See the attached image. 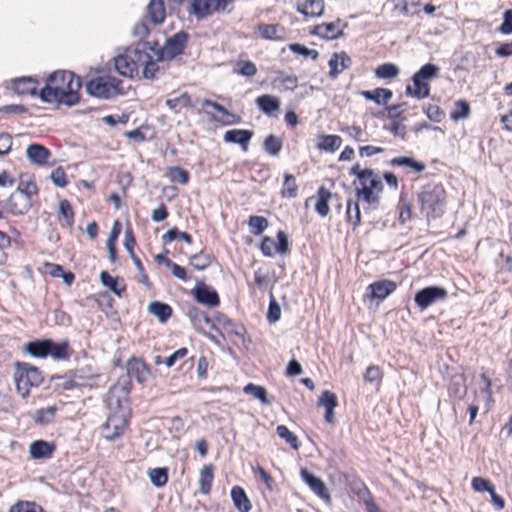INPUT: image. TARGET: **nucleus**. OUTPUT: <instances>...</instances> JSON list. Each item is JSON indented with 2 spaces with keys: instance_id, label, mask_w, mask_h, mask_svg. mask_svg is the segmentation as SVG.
<instances>
[{
  "instance_id": "obj_7",
  "label": "nucleus",
  "mask_w": 512,
  "mask_h": 512,
  "mask_svg": "<svg viewBox=\"0 0 512 512\" xmlns=\"http://www.w3.org/2000/svg\"><path fill=\"white\" fill-rule=\"evenodd\" d=\"M229 4L230 0H190L187 11L201 20L213 13L225 11Z\"/></svg>"
},
{
  "instance_id": "obj_12",
  "label": "nucleus",
  "mask_w": 512,
  "mask_h": 512,
  "mask_svg": "<svg viewBox=\"0 0 512 512\" xmlns=\"http://www.w3.org/2000/svg\"><path fill=\"white\" fill-rule=\"evenodd\" d=\"M4 202L7 211L14 215L25 214L32 206L31 198L22 192L20 186Z\"/></svg>"
},
{
  "instance_id": "obj_2",
  "label": "nucleus",
  "mask_w": 512,
  "mask_h": 512,
  "mask_svg": "<svg viewBox=\"0 0 512 512\" xmlns=\"http://www.w3.org/2000/svg\"><path fill=\"white\" fill-rule=\"evenodd\" d=\"M421 213L428 219L443 216L447 204V194L441 184L429 183L418 193Z\"/></svg>"
},
{
  "instance_id": "obj_36",
  "label": "nucleus",
  "mask_w": 512,
  "mask_h": 512,
  "mask_svg": "<svg viewBox=\"0 0 512 512\" xmlns=\"http://www.w3.org/2000/svg\"><path fill=\"white\" fill-rule=\"evenodd\" d=\"M449 393L457 399H463L467 393V386L462 376H454L449 384Z\"/></svg>"
},
{
  "instance_id": "obj_32",
  "label": "nucleus",
  "mask_w": 512,
  "mask_h": 512,
  "mask_svg": "<svg viewBox=\"0 0 512 512\" xmlns=\"http://www.w3.org/2000/svg\"><path fill=\"white\" fill-rule=\"evenodd\" d=\"M317 195L318 199L315 204V210L320 216L325 217L329 214L328 203L329 200L332 198V193L324 186H321L318 189Z\"/></svg>"
},
{
  "instance_id": "obj_52",
  "label": "nucleus",
  "mask_w": 512,
  "mask_h": 512,
  "mask_svg": "<svg viewBox=\"0 0 512 512\" xmlns=\"http://www.w3.org/2000/svg\"><path fill=\"white\" fill-rule=\"evenodd\" d=\"M248 224L252 234L260 235L268 227V220L263 216H250Z\"/></svg>"
},
{
  "instance_id": "obj_17",
  "label": "nucleus",
  "mask_w": 512,
  "mask_h": 512,
  "mask_svg": "<svg viewBox=\"0 0 512 512\" xmlns=\"http://www.w3.org/2000/svg\"><path fill=\"white\" fill-rule=\"evenodd\" d=\"M253 137V131L246 129L228 130L224 134V140L228 143L241 145L244 151L248 150V145Z\"/></svg>"
},
{
  "instance_id": "obj_10",
  "label": "nucleus",
  "mask_w": 512,
  "mask_h": 512,
  "mask_svg": "<svg viewBox=\"0 0 512 512\" xmlns=\"http://www.w3.org/2000/svg\"><path fill=\"white\" fill-rule=\"evenodd\" d=\"M447 290L439 286H429L419 290L415 297L416 305L424 310L434 303L443 300L447 297Z\"/></svg>"
},
{
  "instance_id": "obj_59",
  "label": "nucleus",
  "mask_w": 512,
  "mask_h": 512,
  "mask_svg": "<svg viewBox=\"0 0 512 512\" xmlns=\"http://www.w3.org/2000/svg\"><path fill=\"white\" fill-rule=\"evenodd\" d=\"M289 49L295 53L302 55L303 57L307 58L310 57L313 60H316L319 56V53L315 49H309L306 46L299 44V43H293L289 45Z\"/></svg>"
},
{
  "instance_id": "obj_8",
  "label": "nucleus",
  "mask_w": 512,
  "mask_h": 512,
  "mask_svg": "<svg viewBox=\"0 0 512 512\" xmlns=\"http://www.w3.org/2000/svg\"><path fill=\"white\" fill-rule=\"evenodd\" d=\"M141 45L126 54L114 58V68L122 76L133 79L139 74V64L135 61L140 53Z\"/></svg>"
},
{
  "instance_id": "obj_14",
  "label": "nucleus",
  "mask_w": 512,
  "mask_h": 512,
  "mask_svg": "<svg viewBox=\"0 0 512 512\" xmlns=\"http://www.w3.org/2000/svg\"><path fill=\"white\" fill-rule=\"evenodd\" d=\"M346 23L340 19L316 25L312 33L326 39H336L342 35Z\"/></svg>"
},
{
  "instance_id": "obj_35",
  "label": "nucleus",
  "mask_w": 512,
  "mask_h": 512,
  "mask_svg": "<svg viewBox=\"0 0 512 512\" xmlns=\"http://www.w3.org/2000/svg\"><path fill=\"white\" fill-rule=\"evenodd\" d=\"M100 281L103 286L108 288L110 291H112L114 294H116L118 297L122 296V293L125 291L126 287L124 284L119 283L118 278L112 277L108 272L102 271L100 273Z\"/></svg>"
},
{
  "instance_id": "obj_56",
  "label": "nucleus",
  "mask_w": 512,
  "mask_h": 512,
  "mask_svg": "<svg viewBox=\"0 0 512 512\" xmlns=\"http://www.w3.org/2000/svg\"><path fill=\"white\" fill-rule=\"evenodd\" d=\"M368 289L370 292L367 296L371 300H377L376 306L379 305L380 301L384 299V280H378L375 283L369 285Z\"/></svg>"
},
{
  "instance_id": "obj_15",
  "label": "nucleus",
  "mask_w": 512,
  "mask_h": 512,
  "mask_svg": "<svg viewBox=\"0 0 512 512\" xmlns=\"http://www.w3.org/2000/svg\"><path fill=\"white\" fill-rule=\"evenodd\" d=\"M300 475L302 480L318 497L325 500L326 502H330L331 496L328 492L326 484L320 478L311 474L306 469H301Z\"/></svg>"
},
{
  "instance_id": "obj_41",
  "label": "nucleus",
  "mask_w": 512,
  "mask_h": 512,
  "mask_svg": "<svg viewBox=\"0 0 512 512\" xmlns=\"http://www.w3.org/2000/svg\"><path fill=\"white\" fill-rule=\"evenodd\" d=\"M165 104L175 113L179 112L177 109L179 105H182L186 108H193L195 106L191 100V97L187 93H182L179 97L176 98L166 99Z\"/></svg>"
},
{
  "instance_id": "obj_22",
  "label": "nucleus",
  "mask_w": 512,
  "mask_h": 512,
  "mask_svg": "<svg viewBox=\"0 0 512 512\" xmlns=\"http://www.w3.org/2000/svg\"><path fill=\"white\" fill-rule=\"evenodd\" d=\"M71 372L74 377V384H76L78 388L92 387L96 379L99 377V375L92 372L89 367H82L72 370Z\"/></svg>"
},
{
  "instance_id": "obj_23",
  "label": "nucleus",
  "mask_w": 512,
  "mask_h": 512,
  "mask_svg": "<svg viewBox=\"0 0 512 512\" xmlns=\"http://www.w3.org/2000/svg\"><path fill=\"white\" fill-rule=\"evenodd\" d=\"M51 339H42L28 342L24 351L34 358H45L49 355Z\"/></svg>"
},
{
  "instance_id": "obj_21",
  "label": "nucleus",
  "mask_w": 512,
  "mask_h": 512,
  "mask_svg": "<svg viewBox=\"0 0 512 512\" xmlns=\"http://www.w3.org/2000/svg\"><path fill=\"white\" fill-rule=\"evenodd\" d=\"M297 10L307 17H318L324 10L323 0H298Z\"/></svg>"
},
{
  "instance_id": "obj_55",
  "label": "nucleus",
  "mask_w": 512,
  "mask_h": 512,
  "mask_svg": "<svg viewBox=\"0 0 512 512\" xmlns=\"http://www.w3.org/2000/svg\"><path fill=\"white\" fill-rule=\"evenodd\" d=\"M346 215L348 222H350L354 227L360 223L361 214L357 202H353L352 200L347 202Z\"/></svg>"
},
{
  "instance_id": "obj_34",
  "label": "nucleus",
  "mask_w": 512,
  "mask_h": 512,
  "mask_svg": "<svg viewBox=\"0 0 512 512\" xmlns=\"http://www.w3.org/2000/svg\"><path fill=\"white\" fill-rule=\"evenodd\" d=\"M213 466L212 465H204L199 474V492L201 494H208L211 489L212 481H213Z\"/></svg>"
},
{
  "instance_id": "obj_54",
  "label": "nucleus",
  "mask_w": 512,
  "mask_h": 512,
  "mask_svg": "<svg viewBox=\"0 0 512 512\" xmlns=\"http://www.w3.org/2000/svg\"><path fill=\"white\" fill-rule=\"evenodd\" d=\"M439 72V68L431 63L425 64L422 66L414 75L421 80L428 82L429 80L435 78Z\"/></svg>"
},
{
  "instance_id": "obj_44",
  "label": "nucleus",
  "mask_w": 512,
  "mask_h": 512,
  "mask_svg": "<svg viewBox=\"0 0 512 512\" xmlns=\"http://www.w3.org/2000/svg\"><path fill=\"white\" fill-rule=\"evenodd\" d=\"M212 257L204 252L195 253L189 258L190 265L196 270H204L211 264Z\"/></svg>"
},
{
  "instance_id": "obj_47",
  "label": "nucleus",
  "mask_w": 512,
  "mask_h": 512,
  "mask_svg": "<svg viewBox=\"0 0 512 512\" xmlns=\"http://www.w3.org/2000/svg\"><path fill=\"white\" fill-rule=\"evenodd\" d=\"M167 176L169 177L171 182H177L180 184H187L189 181V173L178 166L169 167L167 169Z\"/></svg>"
},
{
  "instance_id": "obj_39",
  "label": "nucleus",
  "mask_w": 512,
  "mask_h": 512,
  "mask_svg": "<svg viewBox=\"0 0 512 512\" xmlns=\"http://www.w3.org/2000/svg\"><path fill=\"white\" fill-rule=\"evenodd\" d=\"M244 393L258 399L262 404L269 405L271 402L267 397V390L259 385L249 383L243 388Z\"/></svg>"
},
{
  "instance_id": "obj_24",
  "label": "nucleus",
  "mask_w": 512,
  "mask_h": 512,
  "mask_svg": "<svg viewBox=\"0 0 512 512\" xmlns=\"http://www.w3.org/2000/svg\"><path fill=\"white\" fill-rule=\"evenodd\" d=\"M386 110L388 111L389 116L393 118L390 123L386 124V129H388L395 136L404 139L406 134V126L403 122L405 118L399 117V115L396 113V107H386Z\"/></svg>"
},
{
  "instance_id": "obj_51",
  "label": "nucleus",
  "mask_w": 512,
  "mask_h": 512,
  "mask_svg": "<svg viewBox=\"0 0 512 512\" xmlns=\"http://www.w3.org/2000/svg\"><path fill=\"white\" fill-rule=\"evenodd\" d=\"M386 8L390 9L394 16L407 15L408 0H386Z\"/></svg>"
},
{
  "instance_id": "obj_53",
  "label": "nucleus",
  "mask_w": 512,
  "mask_h": 512,
  "mask_svg": "<svg viewBox=\"0 0 512 512\" xmlns=\"http://www.w3.org/2000/svg\"><path fill=\"white\" fill-rule=\"evenodd\" d=\"M56 412V407L49 406L36 412L34 420L37 424L46 425L52 422Z\"/></svg>"
},
{
  "instance_id": "obj_9",
  "label": "nucleus",
  "mask_w": 512,
  "mask_h": 512,
  "mask_svg": "<svg viewBox=\"0 0 512 512\" xmlns=\"http://www.w3.org/2000/svg\"><path fill=\"white\" fill-rule=\"evenodd\" d=\"M149 46H151L150 42H144L141 44L140 53H138V57L135 59L139 64V68H142V76L145 79L153 80L156 78V73L159 71V67L157 64L156 57L148 53Z\"/></svg>"
},
{
  "instance_id": "obj_33",
  "label": "nucleus",
  "mask_w": 512,
  "mask_h": 512,
  "mask_svg": "<svg viewBox=\"0 0 512 512\" xmlns=\"http://www.w3.org/2000/svg\"><path fill=\"white\" fill-rule=\"evenodd\" d=\"M262 38L268 40H279L284 36V28L278 24H262L258 27Z\"/></svg>"
},
{
  "instance_id": "obj_60",
  "label": "nucleus",
  "mask_w": 512,
  "mask_h": 512,
  "mask_svg": "<svg viewBox=\"0 0 512 512\" xmlns=\"http://www.w3.org/2000/svg\"><path fill=\"white\" fill-rule=\"evenodd\" d=\"M204 314H205V312L200 311L195 306H189L186 311V315L188 316V318L192 322L193 326L198 331H201V328H202L201 323H202V318H203Z\"/></svg>"
},
{
  "instance_id": "obj_30",
  "label": "nucleus",
  "mask_w": 512,
  "mask_h": 512,
  "mask_svg": "<svg viewBox=\"0 0 512 512\" xmlns=\"http://www.w3.org/2000/svg\"><path fill=\"white\" fill-rule=\"evenodd\" d=\"M258 108L265 114L271 115L274 111L279 110L280 102L277 97L264 94L256 99Z\"/></svg>"
},
{
  "instance_id": "obj_63",
  "label": "nucleus",
  "mask_w": 512,
  "mask_h": 512,
  "mask_svg": "<svg viewBox=\"0 0 512 512\" xmlns=\"http://www.w3.org/2000/svg\"><path fill=\"white\" fill-rule=\"evenodd\" d=\"M471 485L472 488L477 492H492V489L494 488V485L491 483V481L483 477H474L472 479Z\"/></svg>"
},
{
  "instance_id": "obj_1",
  "label": "nucleus",
  "mask_w": 512,
  "mask_h": 512,
  "mask_svg": "<svg viewBox=\"0 0 512 512\" xmlns=\"http://www.w3.org/2000/svg\"><path fill=\"white\" fill-rule=\"evenodd\" d=\"M37 84L31 77H22L14 81L13 87L18 94L37 95ZM80 87V78H75L73 73L57 71L49 75L38 95L43 102H56L71 107L80 100Z\"/></svg>"
},
{
  "instance_id": "obj_62",
  "label": "nucleus",
  "mask_w": 512,
  "mask_h": 512,
  "mask_svg": "<svg viewBox=\"0 0 512 512\" xmlns=\"http://www.w3.org/2000/svg\"><path fill=\"white\" fill-rule=\"evenodd\" d=\"M382 378V371L379 366H369L364 375V380L370 383H376L377 386L380 385Z\"/></svg>"
},
{
  "instance_id": "obj_3",
  "label": "nucleus",
  "mask_w": 512,
  "mask_h": 512,
  "mask_svg": "<svg viewBox=\"0 0 512 512\" xmlns=\"http://www.w3.org/2000/svg\"><path fill=\"white\" fill-rule=\"evenodd\" d=\"M350 174L355 175L361 185V188H357L358 197H362L367 203L379 202L382 182L378 174L372 169H362L359 164L351 167Z\"/></svg>"
},
{
  "instance_id": "obj_20",
  "label": "nucleus",
  "mask_w": 512,
  "mask_h": 512,
  "mask_svg": "<svg viewBox=\"0 0 512 512\" xmlns=\"http://www.w3.org/2000/svg\"><path fill=\"white\" fill-rule=\"evenodd\" d=\"M54 450L55 445L44 440L33 441L29 446V453L33 459L49 458Z\"/></svg>"
},
{
  "instance_id": "obj_25",
  "label": "nucleus",
  "mask_w": 512,
  "mask_h": 512,
  "mask_svg": "<svg viewBox=\"0 0 512 512\" xmlns=\"http://www.w3.org/2000/svg\"><path fill=\"white\" fill-rule=\"evenodd\" d=\"M147 17L154 25L161 24L165 19L163 0H150L147 5Z\"/></svg>"
},
{
  "instance_id": "obj_31",
  "label": "nucleus",
  "mask_w": 512,
  "mask_h": 512,
  "mask_svg": "<svg viewBox=\"0 0 512 512\" xmlns=\"http://www.w3.org/2000/svg\"><path fill=\"white\" fill-rule=\"evenodd\" d=\"M342 138L338 135H320L318 136L317 147L320 150L333 153L340 148Z\"/></svg>"
},
{
  "instance_id": "obj_40",
  "label": "nucleus",
  "mask_w": 512,
  "mask_h": 512,
  "mask_svg": "<svg viewBox=\"0 0 512 512\" xmlns=\"http://www.w3.org/2000/svg\"><path fill=\"white\" fill-rule=\"evenodd\" d=\"M148 476L154 487H163L168 481L167 468H153L149 470Z\"/></svg>"
},
{
  "instance_id": "obj_58",
  "label": "nucleus",
  "mask_w": 512,
  "mask_h": 512,
  "mask_svg": "<svg viewBox=\"0 0 512 512\" xmlns=\"http://www.w3.org/2000/svg\"><path fill=\"white\" fill-rule=\"evenodd\" d=\"M318 405L324 407L325 409H335L338 405L337 396L335 393L325 390L322 392Z\"/></svg>"
},
{
  "instance_id": "obj_4",
  "label": "nucleus",
  "mask_w": 512,
  "mask_h": 512,
  "mask_svg": "<svg viewBox=\"0 0 512 512\" xmlns=\"http://www.w3.org/2000/svg\"><path fill=\"white\" fill-rule=\"evenodd\" d=\"M17 392L23 397L29 395L32 387H38L42 381V373L39 369L29 363L17 362L13 374Z\"/></svg>"
},
{
  "instance_id": "obj_27",
  "label": "nucleus",
  "mask_w": 512,
  "mask_h": 512,
  "mask_svg": "<svg viewBox=\"0 0 512 512\" xmlns=\"http://www.w3.org/2000/svg\"><path fill=\"white\" fill-rule=\"evenodd\" d=\"M231 497L239 512H249L251 510V502L242 487L234 486L231 490Z\"/></svg>"
},
{
  "instance_id": "obj_57",
  "label": "nucleus",
  "mask_w": 512,
  "mask_h": 512,
  "mask_svg": "<svg viewBox=\"0 0 512 512\" xmlns=\"http://www.w3.org/2000/svg\"><path fill=\"white\" fill-rule=\"evenodd\" d=\"M236 72L245 77H253L257 74V67L250 60H239Z\"/></svg>"
},
{
  "instance_id": "obj_43",
  "label": "nucleus",
  "mask_w": 512,
  "mask_h": 512,
  "mask_svg": "<svg viewBox=\"0 0 512 512\" xmlns=\"http://www.w3.org/2000/svg\"><path fill=\"white\" fill-rule=\"evenodd\" d=\"M470 105L466 100H458L455 102V109L451 112L450 117L454 121L466 119L470 116Z\"/></svg>"
},
{
  "instance_id": "obj_38",
  "label": "nucleus",
  "mask_w": 512,
  "mask_h": 512,
  "mask_svg": "<svg viewBox=\"0 0 512 512\" xmlns=\"http://www.w3.org/2000/svg\"><path fill=\"white\" fill-rule=\"evenodd\" d=\"M282 147V139L274 134L268 135L263 143L264 150L271 156H278Z\"/></svg>"
},
{
  "instance_id": "obj_64",
  "label": "nucleus",
  "mask_w": 512,
  "mask_h": 512,
  "mask_svg": "<svg viewBox=\"0 0 512 512\" xmlns=\"http://www.w3.org/2000/svg\"><path fill=\"white\" fill-rule=\"evenodd\" d=\"M425 114L427 115V117L433 121V122H436V123H439L442 121V119L444 118L445 116V113L444 111L438 106V105H428L425 109Z\"/></svg>"
},
{
  "instance_id": "obj_26",
  "label": "nucleus",
  "mask_w": 512,
  "mask_h": 512,
  "mask_svg": "<svg viewBox=\"0 0 512 512\" xmlns=\"http://www.w3.org/2000/svg\"><path fill=\"white\" fill-rule=\"evenodd\" d=\"M407 94L417 98L424 99L427 98L430 94V86L429 83L421 80L420 78L413 76V86L408 85L406 88Z\"/></svg>"
},
{
  "instance_id": "obj_46",
  "label": "nucleus",
  "mask_w": 512,
  "mask_h": 512,
  "mask_svg": "<svg viewBox=\"0 0 512 512\" xmlns=\"http://www.w3.org/2000/svg\"><path fill=\"white\" fill-rule=\"evenodd\" d=\"M391 164L394 166L411 168L416 172H421L425 169V165L423 163L417 162L411 157H396L391 160Z\"/></svg>"
},
{
  "instance_id": "obj_45",
  "label": "nucleus",
  "mask_w": 512,
  "mask_h": 512,
  "mask_svg": "<svg viewBox=\"0 0 512 512\" xmlns=\"http://www.w3.org/2000/svg\"><path fill=\"white\" fill-rule=\"evenodd\" d=\"M8 512H45L44 509L36 504L35 502L31 501H17L15 504H13Z\"/></svg>"
},
{
  "instance_id": "obj_29",
  "label": "nucleus",
  "mask_w": 512,
  "mask_h": 512,
  "mask_svg": "<svg viewBox=\"0 0 512 512\" xmlns=\"http://www.w3.org/2000/svg\"><path fill=\"white\" fill-rule=\"evenodd\" d=\"M148 311L161 323H165L172 315V308L168 304L159 301L149 303Z\"/></svg>"
},
{
  "instance_id": "obj_37",
  "label": "nucleus",
  "mask_w": 512,
  "mask_h": 512,
  "mask_svg": "<svg viewBox=\"0 0 512 512\" xmlns=\"http://www.w3.org/2000/svg\"><path fill=\"white\" fill-rule=\"evenodd\" d=\"M55 360H67L70 357V349L68 342L55 343L51 340V346L49 347V355Z\"/></svg>"
},
{
  "instance_id": "obj_50",
  "label": "nucleus",
  "mask_w": 512,
  "mask_h": 512,
  "mask_svg": "<svg viewBox=\"0 0 512 512\" xmlns=\"http://www.w3.org/2000/svg\"><path fill=\"white\" fill-rule=\"evenodd\" d=\"M298 186L295 177L292 174H285L282 196L288 198H295L297 196Z\"/></svg>"
},
{
  "instance_id": "obj_49",
  "label": "nucleus",
  "mask_w": 512,
  "mask_h": 512,
  "mask_svg": "<svg viewBox=\"0 0 512 512\" xmlns=\"http://www.w3.org/2000/svg\"><path fill=\"white\" fill-rule=\"evenodd\" d=\"M398 209V219L401 224H405L411 218V204L407 200V198L401 194L400 200L397 206Z\"/></svg>"
},
{
  "instance_id": "obj_5",
  "label": "nucleus",
  "mask_w": 512,
  "mask_h": 512,
  "mask_svg": "<svg viewBox=\"0 0 512 512\" xmlns=\"http://www.w3.org/2000/svg\"><path fill=\"white\" fill-rule=\"evenodd\" d=\"M187 40L188 34L180 31L167 38L163 47L154 42L149 46V50L154 54L157 61H171L183 53Z\"/></svg>"
},
{
  "instance_id": "obj_28",
  "label": "nucleus",
  "mask_w": 512,
  "mask_h": 512,
  "mask_svg": "<svg viewBox=\"0 0 512 512\" xmlns=\"http://www.w3.org/2000/svg\"><path fill=\"white\" fill-rule=\"evenodd\" d=\"M130 392V387L127 383L124 384H116L114 385L107 395V403L110 408L115 406L116 408H119L121 405V398L118 393L122 394L123 397H127V395Z\"/></svg>"
},
{
  "instance_id": "obj_16",
  "label": "nucleus",
  "mask_w": 512,
  "mask_h": 512,
  "mask_svg": "<svg viewBox=\"0 0 512 512\" xmlns=\"http://www.w3.org/2000/svg\"><path fill=\"white\" fill-rule=\"evenodd\" d=\"M127 375L139 383H144L150 374L148 366L140 359L132 358L127 362Z\"/></svg>"
},
{
  "instance_id": "obj_42",
  "label": "nucleus",
  "mask_w": 512,
  "mask_h": 512,
  "mask_svg": "<svg viewBox=\"0 0 512 512\" xmlns=\"http://www.w3.org/2000/svg\"><path fill=\"white\" fill-rule=\"evenodd\" d=\"M277 435L285 440L286 443H288L293 449L298 450L299 449V441L298 437L288 429L285 425H278L276 428Z\"/></svg>"
},
{
  "instance_id": "obj_61",
  "label": "nucleus",
  "mask_w": 512,
  "mask_h": 512,
  "mask_svg": "<svg viewBox=\"0 0 512 512\" xmlns=\"http://www.w3.org/2000/svg\"><path fill=\"white\" fill-rule=\"evenodd\" d=\"M59 213L66 220L67 225H73L74 212L68 200H61L59 203Z\"/></svg>"
},
{
  "instance_id": "obj_19",
  "label": "nucleus",
  "mask_w": 512,
  "mask_h": 512,
  "mask_svg": "<svg viewBox=\"0 0 512 512\" xmlns=\"http://www.w3.org/2000/svg\"><path fill=\"white\" fill-rule=\"evenodd\" d=\"M202 106L211 107L217 112L221 113L224 117H226V119L223 117H216L215 115L206 112L209 115L211 121L220 122L223 125H230L235 122L236 116L234 114H231L224 106L217 102L205 98L202 100Z\"/></svg>"
},
{
  "instance_id": "obj_11",
  "label": "nucleus",
  "mask_w": 512,
  "mask_h": 512,
  "mask_svg": "<svg viewBox=\"0 0 512 512\" xmlns=\"http://www.w3.org/2000/svg\"><path fill=\"white\" fill-rule=\"evenodd\" d=\"M127 421L123 414L113 413L107 417L101 431L105 439L112 441L120 437L126 428Z\"/></svg>"
},
{
  "instance_id": "obj_6",
  "label": "nucleus",
  "mask_w": 512,
  "mask_h": 512,
  "mask_svg": "<svg viewBox=\"0 0 512 512\" xmlns=\"http://www.w3.org/2000/svg\"><path fill=\"white\" fill-rule=\"evenodd\" d=\"M122 81L111 76H99L91 79L86 84V91L89 95L109 99L121 92Z\"/></svg>"
},
{
  "instance_id": "obj_18",
  "label": "nucleus",
  "mask_w": 512,
  "mask_h": 512,
  "mask_svg": "<svg viewBox=\"0 0 512 512\" xmlns=\"http://www.w3.org/2000/svg\"><path fill=\"white\" fill-rule=\"evenodd\" d=\"M51 156V152L43 145L33 143L26 148V157L31 163L45 165Z\"/></svg>"
},
{
  "instance_id": "obj_13",
  "label": "nucleus",
  "mask_w": 512,
  "mask_h": 512,
  "mask_svg": "<svg viewBox=\"0 0 512 512\" xmlns=\"http://www.w3.org/2000/svg\"><path fill=\"white\" fill-rule=\"evenodd\" d=\"M191 295H193L198 303L211 308L217 307L220 304L217 291L203 282L196 283L195 287L191 289Z\"/></svg>"
},
{
  "instance_id": "obj_48",
  "label": "nucleus",
  "mask_w": 512,
  "mask_h": 512,
  "mask_svg": "<svg viewBox=\"0 0 512 512\" xmlns=\"http://www.w3.org/2000/svg\"><path fill=\"white\" fill-rule=\"evenodd\" d=\"M176 239H181L187 244L192 243V237L186 232L179 231L176 227L169 229L163 236L162 240L164 243H170Z\"/></svg>"
}]
</instances>
